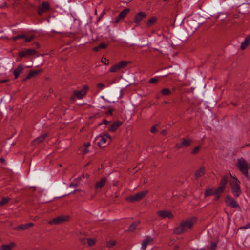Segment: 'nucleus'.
<instances>
[{
    "label": "nucleus",
    "mask_w": 250,
    "mask_h": 250,
    "mask_svg": "<svg viewBox=\"0 0 250 250\" xmlns=\"http://www.w3.org/2000/svg\"><path fill=\"white\" fill-rule=\"evenodd\" d=\"M69 217L68 216L61 215L50 220L48 222L50 225H58L62 224L69 220Z\"/></svg>",
    "instance_id": "6e6552de"
},
{
    "label": "nucleus",
    "mask_w": 250,
    "mask_h": 250,
    "mask_svg": "<svg viewBox=\"0 0 250 250\" xmlns=\"http://www.w3.org/2000/svg\"><path fill=\"white\" fill-rule=\"evenodd\" d=\"M161 93L163 95H169L171 94V91L167 88H164L162 90Z\"/></svg>",
    "instance_id": "f704fd0d"
},
{
    "label": "nucleus",
    "mask_w": 250,
    "mask_h": 250,
    "mask_svg": "<svg viewBox=\"0 0 250 250\" xmlns=\"http://www.w3.org/2000/svg\"><path fill=\"white\" fill-rule=\"evenodd\" d=\"M157 20V18L156 17H152L148 19L146 23V25L148 27H150L151 25L154 24Z\"/></svg>",
    "instance_id": "cd10ccee"
},
{
    "label": "nucleus",
    "mask_w": 250,
    "mask_h": 250,
    "mask_svg": "<svg viewBox=\"0 0 250 250\" xmlns=\"http://www.w3.org/2000/svg\"><path fill=\"white\" fill-rule=\"evenodd\" d=\"M140 224V222L139 221H136L131 224L128 228V230L130 231H132L134 229H135L136 227Z\"/></svg>",
    "instance_id": "c85d7f7f"
},
{
    "label": "nucleus",
    "mask_w": 250,
    "mask_h": 250,
    "mask_svg": "<svg viewBox=\"0 0 250 250\" xmlns=\"http://www.w3.org/2000/svg\"><path fill=\"white\" fill-rule=\"evenodd\" d=\"M50 9V4L48 2H43L41 6L38 8V14L42 15L44 12Z\"/></svg>",
    "instance_id": "4468645a"
},
{
    "label": "nucleus",
    "mask_w": 250,
    "mask_h": 250,
    "mask_svg": "<svg viewBox=\"0 0 250 250\" xmlns=\"http://www.w3.org/2000/svg\"><path fill=\"white\" fill-rule=\"evenodd\" d=\"M146 14L144 12H139L135 14L134 18V22L136 24V26H138L140 25L141 21L146 18Z\"/></svg>",
    "instance_id": "9d476101"
},
{
    "label": "nucleus",
    "mask_w": 250,
    "mask_h": 250,
    "mask_svg": "<svg viewBox=\"0 0 250 250\" xmlns=\"http://www.w3.org/2000/svg\"><path fill=\"white\" fill-rule=\"evenodd\" d=\"M120 68L118 64H117L114 66H112L110 69V72H116L119 71L120 70Z\"/></svg>",
    "instance_id": "2f4dec72"
},
{
    "label": "nucleus",
    "mask_w": 250,
    "mask_h": 250,
    "mask_svg": "<svg viewBox=\"0 0 250 250\" xmlns=\"http://www.w3.org/2000/svg\"><path fill=\"white\" fill-rule=\"evenodd\" d=\"M105 14V12L104 11L101 14V15H100V16L99 17L98 19V21H100V20L102 18V17H103V16L104 15V14Z\"/></svg>",
    "instance_id": "09e8293b"
},
{
    "label": "nucleus",
    "mask_w": 250,
    "mask_h": 250,
    "mask_svg": "<svg viewBox=\"0 0 250 250\" xmlns=\"http://www.w3.org/2000/svg\"><path fill=\"white\" fill-rule=\"evenodd\" d=\"M199 250H206L205 249L202 248V249H200Z\"/></svg>",
    "instance_id": "0e129e2a"
},
{
    "label": "nucleus",
    "mask_w": 250,
    "mask_h": 250,
    "mask_svg": "<svg viewBox=\"0 0 250 250\" xmlns=\"http://www.w3.org/2000/svg\"><path fill=\"white\" fill-rule=\"evenodd\" d=\"M97 87L102 89L105 87V85L103 83H100L97 84Z\"/></svg>",
    "instance_id": "a18cd8bd"
},
{
    "label": "nucleus",
    "mask_w": 250,
    "mask_h": 250,
    "mask_svg": "<svg viewBox=\"0 0 250 250\" xmlns=\"http://www.w3.org/2000/svg\"><path fill=\"white\" fill-rule=\"evenodd\" d=\"M16 246V243L14 242H10L7 244L2 245L0 247V250H10L13 247Z\"/></svg>",
    "instance_id": "412c9836"
},
{
    "label": "nucleus",
    "mask_w": 250,
    "mask_h": 250,
    "mask_svg": "<svg viewBox=\"0 0 250 250\" xmlns=\"http://www.w3.org/2000/svg\"><path fill=\"white\" fill-rule=\"evenodd\" d=\"M200 148H201V147L199 146H196L192 150V153L193 154H198L199 152V151H200Z\"/></svg>",
    "instance_id": "e433bc0d"
},
{
    "label": "nucleus",
    "mask_w": 250,
    "mask_h": 250,
    "mask_svg": "<svg viewBox=\"0 0 250 250\" xmlns=\"http://www.w3.org/2000/svg\"><path fill=\"white\" fill-rule=\"evenodd\" d=\"M24 71V67L22 65H19L13 71V74L15 79L18 78L19 75L22 73Z\"/></svg>",
    "instance_id": "dca6fc26"
},
{
    "label": "nucleus",
    "mask_w": 250,
    "mask_h": 250,
    "mask_svg": "<svg viewBox=\"0 0 250 250\" xmlns=\"http://www.w3.org/2000/svg\"><path fill=\"white\" fill-rule=\"evenodd\" d=\"M88 87L87 85H84L83 88L80 90H75L73 94L71 97V99L73 101L75 100L76 98L81 99L87 93Z\"/></svg>",
    "instance_id": "39448f33"
},
{
    "label": "nucleus",
    "mask_w": 250,
    "mask_h": 250,
    "mask_svg": "<svg viewBox=\"0 0 250 250\" xmlns=\"http://www.w3.org/2000/svg\"><path fill=\"white\" fill-rule=\"evenodd\" d=\"M87 243L89 246H92L95 244V241L93 239H86Z\"/></svg>",
    "instance_id": "58836bf2"
},
{
    "label": "nucleus",
    "mask_w": 250,
    "mask_h": 250,
    "mask_svg": "<svg viewBox=\"0 0 250 250\" xmlns=\"http://www.w3.org/2000/svg\"><path fill=\"white\" fill-rule=\"evenodd\" d=\"M99 49H100V47H98V46H97V47H96L94 48V50L95 51H97Z\"/></svg>",
    "instance_id": "13d9d810"
},
{
    "label": "nucleus",
    "mask_w": 250,
    "mask_h": 250,
    "mask_svg": "<svg viewBox=\"0 0 250 250\" xmlns=\"http://www.w3.org/2000/svg\"><path fill=\"white\" fill-rule=\"evenodd\" d=\"M23 39H24V41L25 42H29L32 41L34 39V36H30L29 37H26L25 36V37H24Z\"/></svg>",
    "instance_id": "4c0bfd02"
},
{
    "label": "nucleus",
    "mask_w": 250,
    "mask_h": 250,
    "mask_svg": "<svg viewBox=\"0 0 250 250\" xmlns=\"http://www.w3.org/2000/svg\"><path fill=\"white\" fill-rule=\"evenodd\" d=\"M10 199L9 197H3L1 200L0 201L2 206H3V205L8 203Z\"/></svg>",
    "instance_id": "c9c22d12"
},
{
    "label": "nucleus",
    "mask_w": 250,
    "mask_h": 250,
    "mask_svg": "<svg viewBox=\"0 0 250 250\" xmlns=\"http://www.w3.org/2000/svg\"><path fill=\"white\" fill-rule=\"evenodd\" d=\"M27 229L28 228H27V227L26 224H22L21 225L18 226L16 228V229L17 230H21V229L23 230H25Z\"/></svg>",
    "instance_id": "72a5a7b5"
},
{
    "label": "nucleus",
    "mask_w": 250,
    "mask_h": 250,
    "mask_svg": "<svg viewBox=\"0 0 250 250\" xmlns=\"http://www.w3.org/2000/svg\"><path fill=\"white\" fill-rule=\"evenodd\" d=\"M77 187V184L71 183L69 185L70 188H76Z\"/></svg>",
    "instance_id": "8fccbe9b"
},
{
    "label": "nucleus",
    "mask_w": 250,
    "mask_h": 250,
    "mask_svg": "<svg viewBox=\"0 0 250 250\" xmlns=\"http://www.w3.org/2000/svg\"><path fill=\"white\" fill-rule=\"evenodd\" d=\"M88 152V150L87 149V148H86V147L84 148L83 151V153L84 154H86L87 153V152Z\"/></svg>",
    "instance_id": "6e6d98bb"
},
{
    "label": "nucleus",
    "mask_w": 250,
    "mask_h": 250,
    "mask_svg": "<svg viewBox=\"0 0 250 250\" xmlns=\"http://www.w3.org/2000/svg\"><path fill=\"white\" fill-rule=\"evenodd\" d=\"M101 62L103 63L108 65L109 64V61L108 59H106V58L103 57L101 59Z\"/></svg>",
    "instance_id": "ea45409f"
},
{
    "label": "nucleus",
    "mask_w": 250,
    "mask_h": 250,
    "mask_svg": "<svg viewBox=\"0 0 250 250\" xmlns=\"http://www.w3.org/2000/svg\"><path fill=\"white\" fill-rule=\"evenodd\" d=\"M90 144L89 143H86L84 144V147H86V148H87L89 146Z\"/></svg>",
    "instance_id": "603ef678"
},
{
    "label": "nucleus",
    "mask_w": 250,
    "mask_h": 250,
    "mask_svg": "<svg viewBox=\"0 0 250 250\" xmlns=\"http://www.w3.org/2000/svg\"><path fill=\"white\" fill-rule=\"evenodd\" d=\"M212 195H214L215 196V192L214 191H213V189L211 188H207L206 189L205 193V196L208 197Z\"/></svg>",
    "instance_id": "c756f323"
},
{
    "label": "nucleus",
    "mask_w": 250,
    "mask_h": 250,
    "mask_svg": "<svg viewBox=\"0 0 250 250\" xmlns=\"http://www.w3.org/2000/svg\"><path fill=\"white\" fill-rule=\"evenodd\" d=\"M161 134L163 135H166L167 134V130H162L161 131Z\"/></svg>",
    "instance_id": "5fc2aeb1"
},
{
    "label": "nucleus",
    "mask_w": 250,
    "mask_h": 250,
    "mask_svg": "<svg viewBox=\"0 0 250 250\" xmlns=\"http://www.w3.org/2000/svg\"><path fill=\"white\" fill-rule=\"evenodd\" d=\"M34 45H35L37 48H39V47H40V44H39L38 42H35L34 43Z\"/></svg>",
    "instance_id": "864d4df0"
},
{
    "label": "nucleus",
    "mask_w": 250,
    "mask_h": 250,
    "mask_svg": "<svg viewBox=\"0 0 250 250\" xmlns=\"http://www.w3.org/2000/svg\"><path fill=\"white\" fill-rule=\"evenodd\" d=\"M37 53V51L33 49H27L19 53V56L23 58L27 56H32Z\"/></svg>",
    "instance_id": "f8f14e48"
},
{
    "label": "nucleus",
    "mask_w": 250,
    "mask_h": 250,
    "mask_svg": "<svg viewBox=\"0 0 250 250\" xmlns=\"http://www.w3.org/2000/svg\"><path fill=\"white\" fill-rule=\"evenodd\" d=\"M157 131L156 125L153 126L150 129V132L152 133H154Z\"/></svg>",
    "instance_id": "37998d69"
},
{
    "label": "nucleus",
    "mask_w": 250,
    "mask_h": 250,
    "mask_svg": "<svg viewBox=\"0 0 250 250\" xmlns=\"http://www.w3.org/2000/svg\"><path fill=\"white\" fill-rule=\"evenodd\" d=\"M42 72V70H37L35 71H31L25 77L24 80H28L32 77H35V76L39 74L40 73Z\"/></svg>",
    "instance_id": "5701e85b"
},
{
    "label": "nucleus",
    "mask_w": 250,
    "mask_h": 250,
    "mask_svg": "<svg viewBox=\"0 0 250 250\" xmlns=\"http://www.w3.org/2000/svg\"><path fill=\"white\" fill-rule=\"evenodd\" d=\"M98 47L100 49H104L107 47V45L104 43H101L99 45Z\"/></svg>",
    "instance_id": "79ce46f5"
},
{
    "label": "nucleus",
    "mask_w": 250,
    "mask_h": 250,
    "mask_svg": "<svg viewBox=\"0 0 250 250\" xmlns=\"http://www.w3.org/2000/svg\"><path fill=\"white\" fill-rule=\"evenodd\" d=\"M225 189L226 188L223 187H222L219 186H218V187L214 191V192H215L214 200L217 201L220 198L222 194L224 192Z\"/></svg>",
    "instance_id": "2eb2a0df"
},
{
    "label": "nucleus",
    "mask_w": 250,
    "mask_h": 250,
    "mask_svg": "<svg viewBox=\"0 0 250 250\" xmlns=\"http://www.w3.org/2000/svg\"><path fill=\"white\" fill-rule=\"evenodd\" d=\"M102 98L103 99H104V100L106 101V100L104 99V96H102Z\"/></svg>",
    "instance_id": "69168bd1"
},
{
    "label": "nucleus",
    "mask_w": 250,
    "mask_h": 250,
    "mask_svg": "<svg viewBox=\"0 0 250 250\" xmlns=\"http://www.w3.org/2000/svg\"><path fill=\"white\" fill-rule=\"evenodd\" d=\"M231 177L233 178V180L230 181V187L231 188V191L233 196L235 198H238L240 196L242 193V191L240 187V182L235 176Z\"/></svg>",
    "instance_id": "7ed1b4c3"
},
{
    "label": "nucleus",
    "mask_w": 250,
    "mask_h": 250,
    "mask_svg": "<svg viewBox=\"0 0 250 250\" xmlns=\"http://www.w3.org/2000/svg\"><path fill=\"white\" fill-rule=\"evenodd\" d=\"M31 188H32V189H34V190L36 189V188L35 187H31Z\"/></svg>",
    "instance_id": "680f3d73"
},
{
    "label": "nucleus",
    "mask_w": 250,
    "mask_h": 250,
    "mask_svg": "<svg viewBox=\"0 0 250 250\" xmlns=\"http://www.w3.org/2000/svg\"><path fill=\"white\" fill-rule=\"evenodd\" d=\"M31 188H32V189H34V190L36 189V188L35 187H31Z\"/></svg>",
    "instance_id": "e2e57ef3"
},
{
    "label": "nucleus",
    "mask_w": 250,
    "mask_h": 250,
    "mask_svg": "<svg viewBox=\"0 0 250 250\" xmlns=\"http://www.w3.org/2000/svg\"><path fill=\"white\" fill-rule=\"evenodd\" d=\"M250 42V35H248L246 37L244 41L241 43L240 46V49L242 50L245 49L249 45Z\"/></svg>",
    "instance_id": "4be33fe9"
},
{
    "label": "nucleus",
    "mask_w": 250,
    "mask_h": 250,
    "mask_svg": "<svg viewBox=\"0 0 250 250\" xmlns=\"http://www.w3.org/2000/svg\"><path fill=\"white\" fill-rule=\"evenodd\" d=\"M226 205L232 208H240V207L236 201L230 195H227L225 198Z\"/></svg>",
    "instance_id": "1a4fd4ad"
},
{
    "label": "nucleus",
    "mask_w": 250,
    "mask_h": 250,
    "mask_svg": "<svg viewBox=\"0 0 250 250\" xmlns=\"http://www.w3.org/2000/svg\"><path fill=\"white\" fill-rule=\"evenodd\" d=\"M148 193L147 190L141 191L140 192L136 193L134 195L129 196L126 198L127 201L130 202H134L135 201H138L143 199L146 195Z\"/></svg>",
    "instance_id": "423d86ee"
},
{
    "label": "nucleus",
    "mask_w": 250,
    "mask_h": 250,
    "mask_svg": "<svg viewBox=\"0 0 250 250\" xmlns=\"http://www.w3.org/2000/svg\"><path fill=\"white\" fill-rule=\"evenodd\" d=\"M130 63V62H128V61H121V62H120L119 63H118L119 66L120 67V69H122V68H124L128 64H129Z\"/></svg>",
    "instance_id": "7c9ffc66"
},
{
    "label": "nucleus",
    "mask_w": 250,
    "mask_h": 250,
    "mask_svg": "<svg viewBox=\"0 0 250 250\" xmlns=\"http://www.w3.org/2000/svg\"><path fill=\"white\" fill-rule=\"evenodd\" d=\"M249 228H250V222L249 224H248L247 225H245V226L241 227L240 228V229H249Z\"/></svg>",
    "instance_id": "c03bdc74"
},
{
    "label": "nucleus",
    "mask_w": 250,
    "mask_h": 250,
    "mask_svg": "<svg viewBox=\"0 0 250 250\" xmlns=\"http://www.w3.org/2000/svg\"><path fill=\"white\" fill-rule=\"evenodd\" d=\"M111 138L108 134H104L97 137L95 141L97 142V145L100 147H104L111 142Z\"/></svg>",
    "instance_id": "20e7f679"
},
{
    "label": "nucleus",
    "mask_w": 250,
    "mask_h": 250,
    "mask_svg": "<svg viewBox=\"0 0 250 250\" xmlns=\"http://www.w3.org/2000/svg\"><path fill=\"white\" fill-rule=\"evenodd\" d=\"M196 221V217H192L187 220L181 221L179 225L175 228L174 233L176 234H180L186 232L188 229H190L192 227Z\"/></svg>",
    "instance_id": "f257e3e1"
},
{
    "label": "nucleus",
    "mask_w": 250,
    "mask_h": 250,
    "mask_svg": "<svg viewBox=\"0 0 250 250\" xmlns=\"http://www.w3.org/2000/svg\"><path fill=\"white\" fill-rule=\"evenodd\" d=\"M103 123H104V124H105V125H107V124H108V123H109V122H108L107 120H103Z\"/></svg>",
    "instance_id": "4d7b16f0"
},
{
    "label": "nucleus",
    "mask_w": 250,
    "mask_h": 250,
    "mask_svg": "<svg viewBox=\"0 0 250 250\" xmlns=\"http://www.w3.org/2000/svg\"><path fill=\"white\" fill-rule=\"evenodd\" d=\"M107 179L105 177L102 178L100 181L95 183V188L96 189L102 188L105 184Z\"/></svg>",
    "instance_id": "f3484780"
},
{
    "label": "nucleus",
    "mask_w": 250,
    "mask_h": 250,
    "mask_svg": "<svg viewBox=\"0 0 250 250\" xmlns=\"http://www.w3.org/2000/svg\"><path fill=\"white\" fill-rule=\"evenodd\" d=\"M129 11L130 9L127 8H125L119 13L118 16L116 17L114 23L115 24L118 23L121 20L124 19L127 16Z\"/></svg>",
    "instance_id": "ddd939ff"
},
{
    "label": "nucleus",
    "mask_w": 250,
    "mask_h": 250,
    "mask_svg": "<svg viewBox=\"0 0 250 250\" xmlns=\"http://www.w3.org/2000/svg\"><path fill=\"white\" fill-rule=\"evenodd\" d=\"M236 166L239 170L242 172L248 179H250V175L249 174V169L250 170V167H249L248 164L245 159L241 157L237 160Z\"/></svg>",
    "instance_id": "f03ea898"
},
{
    "label": "nucleus",
    "mask_w": 250,
    "mask_h": 250,
    "mask_svg": "<svg viewBox=\"0 0 250 250\" xmlns=\"http://www.w3.org/2000/svg\"><path fill=\"white\" fill-rule=\"evenodd\" d=\"M7 81V80H1L0 81V83H5Z\"/></svg>",
    "instance_id": "bf43d9fd"
},
{
    "label": "nucleus",
    "mask_w": 250,
    "mask_h": 250,
    "mask_svg": "<svg viewBox=\"0 0 250 250\" xmlns=\"http://www.w3.org/2000/svg\"><path fill=\"white\" fill-rule=\"evenodd\" d=\"M206 168L204 166L201 167L199 169L197 170L195 173V178L198 179L202 176L205 173Z\"/></svg>",
    "instance_id": "aec40b11"
},
{
    "label": "nucleus",
    "mask_w": 250,
    "mask_h": 250,
    "mask_svg": "<svg viewBox=\"0 0 250 250\" xmlns=\"http://www.w3.org/2000/svg\"><path fill=\"white\" fill-rule=\"evenodd\" d=\"M153 239L150 237H147L142 243L141 249L145 250L148 244L152 243Z\"/></svg>",
    "instance_id": "6ab92c4d"
},
{
    "label": "nucleus",
    "mask_w": 250,
    "mask_h": 250,
    "mask_svg": "<svg viewBox=\"0 0 250 250\" xmlns=\"http://www.w3.org/2000/svg\"><path fill=\"white\" fill-rule=\"evenodd\" d=\"M121 125L122 122L120 121L114 122L110 125L108 130L110 132H114Z\"/></svg>",
    "instance_id": "a211bd4d"
},
{
    "label": "nucleus",
    "mask_w": 250,
    "mask_h": 250,
    "mask_svg": "<svg viewBox=\"0 0 250 250\" xmlns=\"http://www.w3.org/2000/svg\"><path fill=\"white\" fill-rule=\"evenodd\" d=\"M114 245L115 242L114 241H110L108 244V246L110 247L113 246Z\"/></svg>",
    "instance_id": "de8ad7c7"
},
{
    "label": "nucleus",
    "mask_w": 250,
    "mask_h": 250,
    "mask_svg": "<svg viewBox=\"0 0 250 250\" xmlns=\"http://www.w3.org/2000/svg\"><path fill=\"white\" fill-rule=\"evenodd\" d=\"M102 108H104V106H103L101 107Z\"/></svg>",
    "instance_id": "774afa93"
},
{
    "label": "nucleus",
    "mask_w": 250,
    "mask_h": 250,
    "mask_svg": "<svg viewBox=\"0 0 250 250\" xmlns=\"http://www.w3.org/2000/svg\"><path fill=\"white\" fill-rule=\"evenodd\" d=\"M157 214L162 219H165L166 218L171 219L173 217L172 213L171 211L168 210H159L157 212Z\"/></svg>",
    "instance_id": "9b49d317"
},
{
    "label": "nucleus",
    "mask_w": 250,
    "mask_h": 250,
    "mask_svg": "<svg viewBox=\"0 0 250 250\" xmlns=\"http://www.w3.org/2000/svg\"><path fill=\"white\" fill-rule=\"evenodd\" d=\"M0 162H4V159L3 158H0Z\"/></svg>",
    "instance_id": "052dcab7"
},
{
    "label": "nucleus",
    "mask_w": 250,
    "mask_h": 250,
    "mask_svg": "<svg viewBox=\"0 0 250 250\" xmlns=\"http://www.w3.org/2000/svg\"><path fill=\"white\" fill-rule=\"evenodd\" d=\"M46 136H47V134H46V133L41 135L40 136H39V137L37 138L36 139H35V140H34L33 141V142H32L33 144L36 145V144L41 143L44 139V138L46 137Z\"/></svg>",
    "instance_id": "393cba45"
},
{
    "label": "nucleus",
    "mask_w": 250,
    "mask_h": 250,
    "mask_svg": "<svg viewBox=\"0 0 250 250\" xmlns=\"http://www.w3.org/2000/svg\"><path fill=\"white\" fill-rule=\"evenodd\" d=\"M97 14V10H95V14Z\"/></svg>",
    "instance_id": "338daca9"
},
{
    "label": "nucleus",
    "mask_w": 250,
    "mask_h": 250,
    "mask_svg": "<svg viewBox=\"0 0 250 250\" xmlns=\"http://www.w3.org/2000/svg\"><path fill=\"white\" fill-rule=\"evenodd\" d=\"M158 79L156 78H152L150 79L149 81V83H155L157 82Z\"/></svg>",
    "instance_id": "a19ab883"
},
{
    "label": "nucleus",
    "mask_w": 250,
    "mask_h": 250,
    "mask_svg": "<svg viewBox=\"0 0 250 250\" xmlns=\"http://www.w3.org/2000/svg\"><path fill=\"white\" fill-rule=\"evenodd\" d=\"M26 224L27 227V228H29V227H31L33 226V224L32 223H26Z\"/></svg>",
    "instance_id": "3c124183"
},
{
    "label": "nucleus",
    "mask_w": 250,
    "mask_h": 250,
    "mask_svg": "<svg viewBox=\"0 0 250 250\" xmlns=\"http://www.w3.org/2000/svg\"><path fill=\"white\" fill-rule=\"evenodd\" d=\"M228 181V177L227 175H224L222 179L220 180V183H219V186H221L222 187H223L226 188V184Z\"/></svg>",
    "instance_id": "a878e982"
},
{
    "label": "nucleus",
    "mask_w": 250,
    "mask_h": 250,
    "mask_svg": "<svg viewBox=\"0 0 250 250\" xmlns=\"http://www.w3.org/2000/svg\"><path fill=\"white\" fill-rule=\"evenodd\" d=\"M187 24L189 27H191V29L193 32L195 31L198 27L197 23L192 20L188 21Z\"/></svg>",
    "instance_id": "b1692460"
},
{
    "label": "nucleus",
    "mask_w": 250,
    "mask_h": 250,
    "mask_svg": "<svg viewBox=\"0 0 250 250\" xmlns=\"http://www.w3.org/2000/svg\"><path fill=\"white\" fill-rule=\"evenodd\" d=\"M113 111V110L111 109H109L106 112V115L107 116H109V115H111L112 114V112Z\"/></svg>",
    "instance_id": "49530a36"
},
{
    "label": "nucleus",
    "mask_w": 250,
    "mask_h": 250,
    "mask_svg": "<svg viewBox=\"0 0 250 250\" xmlns=\"http://www.w3.org/2000/svg\"><path fill=\"white\" fill-rule=\"evenodd\" d=\"M24 37H25V35H24V34H21V35H17V36H13L12 37L11 39L13 41H15L16 40H18L20 39H22Z\"/></svg>",
    "instance_id": "473e14b6"
},
{
    "label": "nucleus",
    "mask_w": 250,
    "mask_h": 250,
    "mask_svg": "<svg viewBox=\"0 0 250 250\" xmlns=\"http://www.w3.org/2000/svg\"><path fill=\"white\" fill-rule=\"evenodd\" d=\"M217 241H212L210 242V246H207L206 248L208 250H215L217 246Z\"/></svg>",
    "instance_id": "bb28decb"
},
{
    "label": "nucleus",
    "mask_w": 250,
    "mask_h": 250,
    "mask_svg": "<svg viewBox=\"0 0 250 250\" xmlns=\"http://www.w3.org/2000/svg\"><path fill=\"white\" fill-rule=\"evenodd\" d=\"M192 142V140L190 138H182L181 139V142L177 143L175 145V147L177 149H180L183 147H189Z\"/></svg>",
    "instance_id": "0eeeda50"
}]
</instances>
